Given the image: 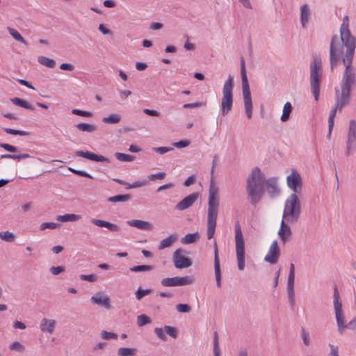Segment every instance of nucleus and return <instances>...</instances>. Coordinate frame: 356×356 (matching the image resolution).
I'll return each instance as SVG.
<instances>
[{"label":"nucleus","mask_w":356,"mask_h":356,"mask_svg":"<svg viewBox=\"0 0 356 356\" xmlns=\"http://www.w3.org/2000/svg\"><path fill=\"white\" fill-rule=\"evenodd\" d=\"M340 38L337 35L331 37L329 49L330 70L333 71L342 61L345 67H355L353 60L356 47V38L349 29V17L346 15L341 25Z\"/></svg>","instance_id":"1"},{"label":"nucleus","mask_w":356,"mask_h":356,"mask_svg":"<svg viewBox=\"0 0 356 356\" xmlns=\"http://www.w3.org/2000/svg\"><path fill=\"white\" fill-rule=\"evenodd\" d=\"M270 197H275L280 193L277 179L270 177L265 179L264 175L258 167L252 170L247 179L246 191L252 205L256 206L264 194V186Z\"/></svg>","instance_id":"2"},{"label":"nucleus","mask_w":356,"mask_h":356,"mask_svg":"<svg viewBox=\"0 0 356 356\" xmlns=\"http://www.w3.org/2000/svg\"><path fill=\"white\" fill-rule=\"evenodd\" d=\"M356 86V68L345 67L339 88H335V105L330 111L328 124L333 129L334 119L337 111L348 105L351 101V91Z\"/></svg>","instance_id":"3"},{"label":"nucleus","mask_w":356,"mask_h":356,"mask_svg":"<svg viewBox=\"0 0 356 356\" xmlns=\"http://www.w3.org/2000/svg\"><path fill=\"white\" fill-rule=\"evenodd\" d=\"M218 187L215 182V177H211L209 190L207 230L208 239H211L215 234L219 209Z\"/></svg>","instance_id":"4"},{"label":"nucleus","mask_w":356,"mask_h":356,"mask_svg":"<svg viewBox=\"0 0 356 356\" xmlns=\"http://www.w3.org/2000/svg\"><path fill=\"white\" fill-rule=\"evenodd\" d=\"M322 78L323 65L321 58L319 56H314L309 64V82L311 90L316 102L319 99Z\"/></svg>","instance_id":"5"},{"label":"nucleus","mask_w":356,"mask_h":356,"mask_svg":"<svg viewBox=\"0 0 356 356\" xmlns=\"http://www.w3.org/2000/svg\"><path fill=\"white\" fill-rule=\"evenodd\" d=\"M240 64L244 107L248 118L250 119L252 116V102L249 83L246 74L245 59L243 56H241L240 58Z\"/></svg>","instance_id":"6"},{"label":"nucleus","mask_w":356,"mask_h":356,"mask_svg":"<svg viewBox=\"0 0 356 356\" xmlns=\"http://www.w3.org/2000/svg\"><path fill=\"white\" fill-rule=\"evenodd\" d=\"M301 212L300 202L296 194L292 193L285 202L283 218L289 222L298 221Z\"/></svg>","instance_id":"7"},{"label":"nucleus","mask_w":356,"mask_h":356,"mask_svg":"<svg viewBox=\"0 0 356 356\" xmlns=\"http://www.w3.org/2000/svg\"><path fill=\"white\" fill-rule=\"evenodd\" d=\"M234 234L238 268L242 271L245 268V242L238 221L235 222Z\"/></svg>","instance_id":"8"},{"label":"nucleus","mask_w":356,"mask_h":356,"mask_svg":"<svg viewBox=\"0 0 356 356\" xmlns=\"http://www.w3.org/2000/svg\"><path fill=\"white\" fill-rule=\"evenodd\" d=\"M234 86L233 77L229 74L222 88L221 113L223 116L227 115L232 110L233 104Z\"/></svg>","instance_id":"9"},{"label":"nucleus","mask_w":356,"mask_h":356,"mask_svg":"<svg viewBox=\"0 0 356 356\" xmlns=\"http://www.w3.org/2000/svg\"><path fill=\"white\" fill-rule=\"evenodd\" d=\"M334 308L339 332L342 333L345 329L344 316L342 310V304L340 301V295L337 285L334 287Z\"/></svg>","instance_id":"10"},{"label":"nucleus","mask_w":356,"mask_h":356,"mask_svg":"<svg viewBox=\"0 0 356 356\" xmlns=\"http://www.w3.org/2000/svg\"><path fill=\"white\" fill-rule=\"evenodd\" d=\"M356 151V121L350 120L346 140V155L349 156Z\"/></svg>","instance_id":"11"},{"label":"nucleus","mask_w":356,"mask_h":356,"mask_svg":"<svg viewBox=\"0 0 356 356\" xmlns=\"http://www.w3.org/2000/svg\"><path fill=\"white\" fill-rule=\"evenodd\" d=\"M194 280L195 279L193 275L185 277H166L161 280V284L163 286H185L193 284Z\"/></svg>","instance_id":"12"},{"label":"nucleus","mask_w":356,"mask_h":356,"mask_svg":"<svg viewBox=\"0 0 356 356\" xmlns=\"http://www.w3.org/2000/svg\"><path fill=\"white\" fill-rule=\"evenodd\" d=\"M288 187L293 193H299L302 190V180L300 175L296 170L292 169L291 173L286 177Z\"/></svg>","instance_id":"13"},{"label":"nucleus","mask_w":356,"mask_h":356,"mask_svg":"<svg viewBox=\"0 0 356 356\" xmlns=\"http://www.w3.org/2000/svg\"><path fill=\"white\" fill-rule=\"evenodd\" d=\"M186 253V252L181 248H179L174 252L172 260L175 268H186L192 265L191 259L184 256Z\"/></svg>","instance_id":"14"},{"label":"nucleus","mask_w":356,"mask_h":356,"mask_svg":"<svg viewBox=\"0 0 356 356\" xmlns=\"http://www.w3.org/2000/svg\"><path fill=\"white\" fill-rule=\"evenodd\" d=\"M199 193L195 192L185 197L175 205L177 211H184L191 207L198 199Z\"/></svg>","instance_id":"15"},{"label":"nucleus","mask_w":356,"mask_h":356,"mask_svg":"<svg viewBox=\"0 0 356 356\" xmlns=\"http://www.w3.org/2000/svg\"><path fill=\"white\" fill-rule=\"evenodd\" d=\"M280 255V249L277 241L275 240L271 243L269 250L265 256L264 260L271 264H275L278 261Z\"/></svg>","instance_id":"16"},{"label":"nucleus","mask_w":356,"mask_h":356,"mask_svg":"<svg viewBox=\"0 0 356 356\" xmlns=\"http://www.w3.org/2000/svg\"><path fill=\"white\" fill-rule=\"evenodd\" d=\"M75 155L77 156L88 159L93 161L106 162V163L110 162V161L108 158H106L102 155H97L96 154H94V153L88 152V151L83 152L81 150H77L75 152Z\"/></svg>","instance_id":"17"},{"label":"nucleus","mask_w":356,"mask_h":356,"mask_svg":"<svg viewBox=\"0 0 356 356\" xmlns=\"http://www.w3.org/2000/svg\"><path fill=\"white\" fill-rule=\"evenodd\" d=\"M214 250V270L215 277L216 280V285L218 288L221 287V274H220V266L218 257V249L216 241H214L213 244Z\"/></svg>","instance_id":"18"},{"label":"nucleus","mask_w":356,"mask_h":356,"mask_svg":"<svg viewBox=\"0 0 356 356\" xmlns=\"http://www.w3.org/2000/svg\"><path fill=\"white\" fill-rule=\"evenodd\" d=\"M90 300L93 304L104 307L107 309L111 308L109 297L106 295H103L101 292H98L92 296Z\"/></svg>","instance_id":"19"},{"label":"nucleus","mask_w":356,"mask_h":356,"mask_svg":"<svg viewBox=\"0 0 356 356\" xmlns=\"http://www.w3.org/2000/svg\"><path fill=\"white\" fill-rule=\"evenodd\" d=\"M294 280L295 275H289L287 280V296L291 305L293 309L295 306V292H294Z\"/></svg>","instance_id":"20"},{"label":"nucleus","mask_w":356,"mask_h":356,"mask_svg":"<svg viewBox=\"0 0 356 356\" xmlns=\"http://www.w3.org/2000/svg\"><path fill=\"white\" fill-rule=\"evenodd\" d=\"M278 235L284 243L288 241L292 235L291 227L286 225L284 220H282L281 222L280 228L278 231Z\"/></svg>","instance_id":"21"},{"label":"nucleus","mask_w":356,"mask_h":356,"mask_svg":"<svg viewBox=\"0 0 356 356\" xmlns=\"http://www.w3.org/2000/svg\"><path fill=\"white\" fill-rule=\"evenodd\" d=\"M91 222L94 224L96 226L101 227H106L108 230L111 232H120V228L118 225L116 224L111 223L110 222H107L103 220H99V219H92Z\"/></svg>","instance_id":"22"},{"label":"nucleus","mask_w":356,"mask_h":356,"mask_svg":"<svg viewBox=\"0 0 356 356\" xmlns=\"http://www.w3.org/2000/svg\"><path fill=\"white\" fill-rule=\"evenodd\" d=\"M127 223L131 227H137L141 230H147L150 231L153 228V225L152 223L141 220H131L127 221Z\"/></svg>","instance_id":"23"},{"label":"nucleus","mask_w":356,"mask_h":356,"mask_svg":"<svg viewBox=\"0 0 356 356\" xmlns=\"http://www.w3.org/2000/svg\"><path fill=\"white\" fill-rule=\"evenodd\" d=\"M56 321L44 318L40 323V328L42 332L51 334L56 327Z\"/></svg>","instance_id":"24"},{"label":"nucleus","mask_w":356,"mask_h":356,"mask_svg":"<svg viewBox=\"0 0 356 356\" xmlns=\"http://www.w3.org/2000/svg\"><path fill=\"white\" fill-rule=\"evenodd\" d=\"M178 239V235L177 234H172L166 237L165 238L161 241L159 246V250H163L164 248L171 246Z\"/></svg>","instance_id":"25"},{"label":"nucleus","mask_w":356,"mask_h":356,"mask_svg":"<svg viewBox=\"0 0 356 356\" xmlns=\"http://www.w3.org/2000/svg\"><path fill=\"white\" fill-rule=\"evenodd\" d=\"M309 9L307 4H303L300 8V22L303 27L309 22Z\"/></svg>","instance_id":"26"},{"label":"nucleus","mask_w":356,"mask_h":356,"mask_svg":"<svg viewBox=\"0 0 356 356\" xmlns=\"http://www.w3.org/2000/svg\"><path fill=\"white\" fill-rule=\"evenodd\" d=\"M81 218L80 215H76L74 213H67L65 215L58 216L57 220L63 222H75Z\"/></svg>","instance_id":"27"},{"label":"nucleus","mask_w":356,"mask_h":356,"mask_svg":"<svg viewBox=\"0 0 356 356\" xmlns=\"http://www.w3.org/2000/svg\"><path fill=\"white\" fill-rule=\"evenodd\" d=\"M10 101L16 106H20L22 108L29 109V110H34V106L29 104L27 101L22 99L19 97H14L10 99Z\"/></svg>","instance_id":"28"},{"label":"nucleus","mask_w":356,"mask_h":356,"mask_svg":"<svg viewBox=\"0 0 356 356\" xmlns=\"http://www.w3.org/2000/svg\"><path fill=\"white\" fill-rule=\"evenodd\" d=\"M137 349L135 348H126L122 347L118 349V356H136L137 354Z\"/></svg>","instance_id":"29"},{"label":"nucleus","mask_w":356,"mask_h":356,"mask_svg":"<svg viewBox=\"0 0 356 356\" xmlns=\"http://www.w3.org/2000/svg\"><path fill=\"white\" fill-rule=\"evenodd\" d=\"M76 127L81 131L88 133H92L97 129L96 125L88 123H79L76 124Z\"/></svg>","instance_id":"30"},{"label":"nucleus","mask_w":356,"mask_h":356,"mask_svg":"<svg viewBox=\"0 0 356 356\" xmlns=\"http://www.w3.org/2000/svg\"><path fill=\"white\" fill-rule=\"evenodd\" d=\"M293 107L290 102H286L284 104L283 107V112L281 116V120L282 122H286L290 118L291 113L292 112Z\"/></svg>","instance_id":"31"},{"label":"nucleus","mask_w":356,"mask_h":356,"mask_svg":"<svg viewBox=\"0 0 356 356\" xmlns=\"http://www.w3.org/2000/svg\"><path fill=\"white\" fill-rule=\"evenodd\" d=\"M200 238L198 232L190 233L185 235L181 239V243L184 244H190L195 242Z\"/></svg>","instance_id":"32"},{"label":"nucleus","mask_w":356,"mask_h":356,"mask_svg":"<svg viewBox=\"0 0 356 356\" xmlns=\"http://www.w3.org/2000/svg\"><path fill=\"white\" fill-rule=\"evenodd\" d=\"M7 30L14 39L24 44L25 45H28L27 42L16 29L8 26L7 27Z\"/></svg>","instance_id":"33"},{"label":"nucleus","mask_w":356,"mask_h":356,"mask_svg":"<svg viewBox=\"0 0 356 356\" xmlns=\"http://www.w3.org/2000/svg\"><path fill=\"white\" fill-rule=\"evenodd\" d=\"M131 199V196L130 195L125 194L110 197L107 199V201L111 202H127L129 201Z\"/></svg>","instance_id":"34"},{"label":"nucleus","mask_w":356,"mask_h":356,"mask_svg":"<svg viewBox=\"0 0 356 356\" xmlns=\"http://www.w3.org/2000/svg\"><path fill=\"white\" fill-rule=\"evenodd\" d=\"M38 62L46 67L49 68H54L56 65V62L51 58H49L46 56H40L38 58Z\"/></svg>","instance_id":"35"},{"label":"nucleus","mask_w":356,"mask_h":356,"mask_svg":"<svg viewBox=\"0 0 356 356\" xmlns=\"http://www.w3.org/2000/svg\"><path fill=\"white\" fill-rule=\"evenodd\" d=\"M121 116L119 114H111L108 117L102 119V122L106 124H117L120 122Z\"/></svg>","instance_id":"36"},{"label":"nucleus","mask_w":356,"mask_h":356,"mask_svg":"<svg viewBox=\"0 0 356 356\" xmlns=\"http://www.w3.org/2000/svg\"><path fill=\"white\" fill-rule=\"evenodd\" d=\"M0 238L6 242L12 243L15 241L16 236L9 231L1 232H0Z\"/></svg>","instance_id":"37"},{"label":"nucleus","mask_w":356,"mask_h":356,"mask_svg":"<svg viewBox=\"0 0 356 356\" xmlns=\"http://www.w3.org/2000/svg\"><path fill=\"white\" fill-rule=\"evenodd\" d=\"M115 157L120 161H126V162H131V161H134L135 159V156L133 155L127 154H124V153H120V152H116L115 154Z\"/></svg>","instance_id":"38"},{"label":"nucleus","mask_w":356,"mask_h":356,"mask_svg":"<svg viewBox=\"0 0 356 356\" xmlns=\"http://www.w3.org/2000/svg\"><path fill=\"white\" fill-rule=\"evenodd\" d=\"M154 269L153 266L150 265H138L133 266L130 268L131 272H144V271H150Z\"/></svg>","instance_id":"39"},{"label":"nucleus","mask_w":356,"mask_h":356,"mask_svg":"<svg viewBox=\"0 0 356 356\" xmlns=\"http://www.w3.org/2000/svg\"><path fill=\"white\" fill-rule=\"evenodd\" d=\"M3 131L11 135H19L22 136H27L29 133L25 131L16 130L10 128H3Z\"/></svg>","instance_id":"40"},{"label":"nucleus","mask_w":356,"mask_h":356,"mask_svg":"<svg viewBox=\"0 0 356 356\" xmlns=\"http://www.w3.org/2000/svg\"><path fill=\"white\" fill-rule=\"evenodd\" d=\"M150 323V318L145 314L139 315L137 317V324L139 327L144 326L145 325Z\"/></svg>","instance_id":"41"},{"label":"nucleus","mask_w":356,"mask_h":356,"mask_svg":"<svg viewBox=\"0 0 356 356\" xmlns=\"http://www.w3.org/2000/svg\"><path fill=\"white\" fill-rule=\"evenodd\" d=\"M60 227V225L58 223L52 222H43L40 225V229L42 231L46 229H55L59 228Z\"/></svg>","instance_id":"42"},{"label":"nucleus","mask_w":356,"mask_h":356,"mask_svg":"<svg viewBox=\"0 0 356 356\" xmlns=\"http://www.w3.org/2000/svg\"><path fill=\"white\" fill-rule=\"evenodd\" d=\"M152 290L151 289H142L141 288H138V289L136 291V298L137 300H141L145 296L151 293Z\"/></svg>","instance_id":"43"},{"label":"nucleus","mask_w":356,"mask_h":356,"mask_svg":"<svg viewBox=\"0 0 356 356\" xmlns=\"http://www.w3.org/2000/svg\"><path fill=\"white\" fill-rule=\"evenodd\" d=\"M101 337L104 340L116 339L118 338V334L114 332L103 330L101 332Z\"/></svg>","instance_id":"44"},{"label":"nucleus","mask_w":356,"mask_h":356,"mask_svg":"<svg viewBox=\"0 0 356 356\" xmlns=\"http://www.w3.org/2000/svg\"><path fill=\"white\" fill-rule=\"evenodd\" d=\"M213 354H220L218 341V334L217 332L213 333Z\"/></svg>","instance_id":"45"},{"label":"nucleus","mask_w":356,"mask_h":356,"mask_svg":"<svg viewBox=\"0 0 356 356\" xmlns=\"http://www.w3.org/2000/svg\"><path fill=\"white\" fill-rule=\"evenodd\" d=\"M164 331L166 332V334H168L169 336L172 337V338H177V330L175 327L165 325Z\"/></svg>","instance_id":"46"},{"label":"nucleus","mask_w":356,"mask_h":356,"mask_svg":"<svg viewBox=\"0 0 356 356\" xmlns=\"http://www.w3.org/2000/svg\"><path fill=\"white\" fill-rule=\"evenodd\" d=\"M176 308L180 313H188L191 311V307L188 304H178L176 305Z\"/></svg>","instance_id":"47"},{"label":"nucleus","mask_w":356,"mask_h":356,"mask_svg":"<svg viewBox=\"0 0 356 356\" xmlns=\"http://www.w3.org/2000/svg\"><path fill=\"white\" fill-rule=\"evenodd\" d=\"M68 170L74 173L75 175H77L79 176H81V177H88V178H90V179H93L92 176L90 175V174H88V172H84L83 170H76V169H74L71 167H69L68 168Z\"/></svg>","instance_id":"48"},{"label":"nucleus","mask_w":356,"mask_h":356,"mask_svg":"<svg viewBox=\"0 0 356 356\" xmlns=\"http://www.w3.org/2000/svg\"><path fill=\"white\" fill-rule=\"evenodd\" d=\"M9 348L12 350H16L18 352H23L25 350V347L18 341L12 343Z\"/></svg>","instance_id":"49"},{"label":"nucleus","mask_w":356,"mask_h":356,"mask_svg":"<svg viewBox=\"0 0 356 356\" xmlns=\"http://www.w3.org/2000/svg\"><path fill=\"white\" fill-rule=\"evenodd\" d=\"M166 177V173L160 172L156 174H152L148 175L147 178L149 181H154L156 179H163Z\"/></svg>","instance_id":"50"},{"label":"nucleus","mask_w":356,"mask_h":356,"mask_svg":"<svg viewBox=\"0 0 356 356\" xmlns=\"http://www.w3.org/2000/svg\"><path fill=\"white\" fill-rule=\"evenodd\" d=\"M301 337L302 339L303 343L305 346H309L310 343L309 341V334L308 332L305 330L304 327L301 329Z\"/></svg>","instance_id":"51"},{"label":"nucleus","mask_w":356,"mask_h":356,"mask_svg":"<svg viewBox=\"0 0 356 356\" xmlns=\"http://www.w3.org/2000/svg\"><path fill=\"white\" fill-rule=\"evenodd\" d=\"M72 113L74 115L83 116V117H92V113L90 111H81L77 108H74L72 111Z\"/></svg>","instance_id":"52"},{"label":"nucleus","mask_w":356,"mask_h":356,"mask_svg":"<svg viewBox=\"0 0 356 356\" xmlns=\"http://www.w3.org/2000/svg\"><path fill=\"white\" fill-rule=\"evenodd\" d=\"M191 144L189 140H182L178 142L173 143L172 145L177 148L181 149L188 147Z\"/></svg>","instance_id":"53"},{"label":"nucleus","mask_w":356,"mask_h":356,"mask_svg":"<svg viewBox=\"0 0 356 356\" xmlns=\"http://www.w3.org/2000/svg\"><path fill=\"white\" fill-rule=\"evenodd\" d=\"M80 278L81 280H86L90 282H93L97 280V276L95 274L81 275Z\"/></svg>","instance_id":"54"},{"label":"nucleus","mask_w":356,"mask_h":356,"mask_svg":"<svg viewBox=\"0 0 356 356\" xmlns=\"http://www.w3.org/2000/svg\"><path fill=\"white\" fill-rule=\"evenodd\" d=\"M0 147L3 148L5 150L10 152H17V148L13 145L7 143H0Z\"/></svg>","instance_id":"55"},{"label":"nucleus","mask_w":356,"mask_h":356,"mask_svg":"<svg viewBox=\"0 0 356 356\" xmlns=\"http://www.w3.org/2000/svg\"><path fill=\"white\" fill-rule=\"evenodd\" d=\"M65 267L62 266H52L49 268V271L54 275H57L61 273H63L65 271Z\"/></svg>","instance_id":"56"},{"label":"nucleus","mask_w":356,"mask_h":356,"mask_svg":"<svg viewBox=\"0 0 356 356\" xmlns=\"http://www.w3.org/2000/svg\"><path fill=\"white\" fill-rule=\"evenodd\" d=\"M174 149L172 147H154L153 150L160 154H163L168 152L172 151Z\"/></svg>","instance_id":"57"},{"label":"nucleus","mask_w":356,"mask_h":356,"mask_svg":"<svg viewBox=\"0 0 356 356\" xmlns=\"http://www.w3.org/2000/svg\"><path fill=\"white\" fill-rule=\"evenodd\" d=\"M205 105H206L205 102H201L185 104L183 105V107L184 108H198V107H200L202 106H205Z\"/></svg>","instance_id":"58"},{"label":"nucleus","mask_w":356,"mask_h":356,"mask_svg":"<svg viewBox=\"0 0 356 356\" xmlns=\"http://www.w3.org/2000/svg\"><path fill=\"white\" fill-rule=\"evenodd\" d=\"M163 332H165L164 329L163 330L161 327H156L154 329V333L157 335V337L160 339L165 341L167 338Z\"/></svg>","instance_id":"59"},{"label":"nucleus","mask_w":356,"mask_h":356,"mask_svg":"<svg viewBox=\"0 0 356 356\" xmlns=\"http://www.w3.org/2000/svg\"><path fill=\"white\" fill-rule=\"evenodd\" d=\"M218 157L217 155H215L213 156V161H212V167H211V172H210L211 177H215V175H214L215 168L218 165Z\"/></svg>","instance_id":"60"},{"label":"nucleus","mask_w":356,"mask_h":356,"mask_svg":"<svg viewBox=\"0 0 356 356\" xmlns=\"http://www.w3.org/2000/svg\"><path fill=\"white\" fill-rule=\"evenodd\" d=\"M356 330V316L347 324H345V329Z\"/></svg>","instance_id":"61"},{"label":"nucleus","mask_w":356,"mask_h":356,"mask_svg":"<svg viewBox=\"0 0 356 356\" xmlns=\"http://www.w3.org/2000/svg\"><path fill=\"white\" fill-rule=\"evenodd\" d=\"M195 181V175H192L190 177H188L185 181L184 182V185L186 187L190 186L191 185L193 184Z\"/></svg>","instance_id":"62"},{"label":"nucleus","mask_w":356,"mask_h":356,"mask_svg":"<svg viewBox=\"0 0 356 356\" xmlns=\"http://www.w3.org/2000/svg\"><path fill=\"white\" fill-rule=\"evenodd\" d=\"M143 112H144V113H145L148 115H150V116L158 117L160 115L159 112H158L155 110L149 109V108H145L143 110Z\"/></svg>","instance_id":"63"},{"label":"nucleus","mask_w":356,"mask_h":356,"mask_svg":"<svg viewBox=\"0 0 356 356\" xmlns=\"http://www.w3.org/2000/svg\"><path fill=\"white\" fill-rule=\"evenodd\" d=\"M329 347L330 348V356H339V353H338L339 348L337 346H334L333 344L330 343Z\"/></svg>","instance_id":"64"}]
</instances>
